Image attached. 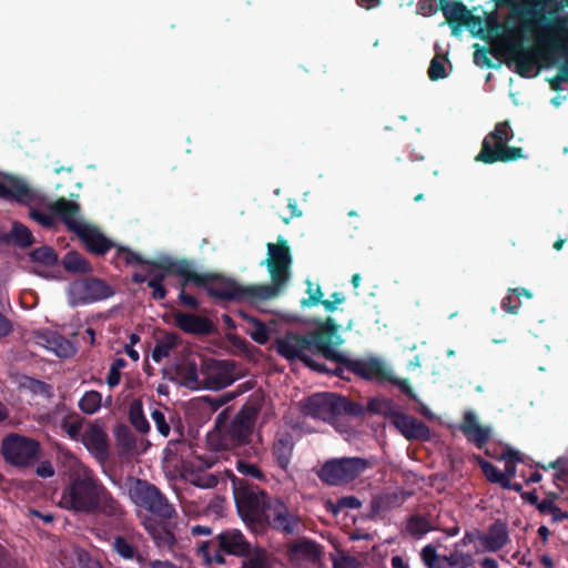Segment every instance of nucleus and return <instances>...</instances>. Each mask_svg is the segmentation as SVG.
Instances as JSON below:
<instances>
[{
    "instance_id": "nucleus-23",
    "label": "nucleus",
    "mask_w": 568,
    "mask_h": 568,
    "mask_svg": "<svg viewBox=\"0 0 568 568\" xmlns=\"http://www.w3.org/2000/svg\"><path fill=\"white\" fill-rule=\"evenodd\" d=\"M509 541L507 524L501 519H496L485 535L480 537V542L486 551L496 552L504 548Z\"/></svg>"
},
{
    "instance_id": "nucleus-18",
    "label": "nucleus",
    "mask_w": 568,
    "mask_h": 568,
    "mask_svg": "<svg viewBox=\"0 0 568 568\" xmlns=\"http://www.w3.org/2000/svg\"><path fill=\"white\" fill-rule=\"evenodd\" d=\"M439 10L443 12L447 23L453 28V33L460 26L470 27L471 24H480L481 21L475 17L460 0H440Z\"/></svg>"
},
{
    "instance_id": "nucleus-15",
    "label": "nucleus",
    "mask_w": 568,
    "mask_h": 568,
    "mask_svg": "<svg viewBox=\"0 0 568 568\" xmlns=\"http://www.w3.org/2000/svg\"><path fill=\"white\" fill-rule=\"evenodd\" d=\"M119 260L124 261L131 265H145L146 271L151 278L149 280V286L153 288V297L161 300L165 296V290L161 285V281L165 277L166 271L158 264L144 262L140 254L130 251L125 247H120L116 252Z\"/></svg>"
},
{
    "instance_id": "nucleus-37",
    "label": "nucleus",
    "mask_w": 568,
    "mask_h": 568,
    "mask_svg": "<svg viewBox=\"0 0 568 568\" xmlns=\"http://www.w3.org/2000/svg\"><path fill=\"white\" fill-rule=\"evenodd\" d=\"M447 58L442 54H436L429 63L428 77L432 81H438L447 77L445 62Z\"/></svg>"
},
{
    "instance_id": "nucleus-13",
    "label": "nucleus",
    "mask_w": 568,
    "mask_h": 568,
    "mask_svg": "<svg viewBox=\"0 0 568 568\" xmlns=\"http://www.w3.org/2000/svg\"><path fill=\"white\" fill-rule=\"evenodd\" d=\"M203 358L199 354H187L174 368V376L179 384L190 389L203 388Z\"/></svg>"
},
{
    "instance_id": "nucleus-64",
    "label": "nucleus",
    "mask_w": 568,
    "mask_h": 568,
    "mask_svg": "<svg viewBox=\"0 0 568 568\" xmlns=\"http://www.w3.org/2000/svg\"><path fill=\"white\" fill-rule=\"evenodd\" d=\"M555 481L568 483V465L559 468L554 476Z\"/></svg>"
},
{
    "instance_id": "nucleus-22",
    "label": "nucleus",
    "mask_w": 568,
    "mask_h": 568,
    "mask_svg": "<svg viewBox=\"0 0 568 568\" xmlns=\"http://www.w3.org/2000/svg\"><path fill=\"white\" fill-rule=\"evenodd\" d=\"M459 429L467 440L479 449L485 447L490 439V428L479 425L476 414L471 410L464 414Z\"/></svg>"
},
{
    "instance_id": "nucleus-49",
    "label": "nucleus",
    "mask_w": 568,
    "mask_h": 568,
    "mask_svg": "<svg viewBox=\"0 0 568 568\" xmlns=\"http://www.w3.org/2000/svg\"><path fill=\"white\" fill-rule=\"evenodd\" d=\"M115 551L125 559L134 557L135 550L125 539L118 537L113 542Z\"/></svg>"
},
{
    "instance_id": "nucleus-8",
    "label": "nucleus",
    "mask_w": 568,
    "mask_h": 568,
    "mask_svg": "<svg viewBox=\"0 0 568 568\" xmlns=\"http://www.w3.org/2000/svg\"><path fill=\"white\" fill-rule=\"evenodd\" d=\"M126 489L130 499L138 506L143 507L161 518H171L174 509L158 489L146 481L130 478L126 481Z\"/></svg>"
},
{
    "instance_id": "nucleus-39",
    "label": "nucleus",
    "mask_w": 568,
    "mask_h": 568,
    "mask_svg": "<svg viewBox=\"0 0 568 568\" xmlns=\"http://www.w3.org/2000/svg\"><path fill=\"white\" fill-rule=\"evenodd\" d=\"M130 419L139 432L145 433L149 430V423L143 416L141 402L134 400L131 404Z\"/></svg>"
},
{
    "instance_id": "nucleus-4",
    "label": "nucleus",
    "mask_w": 568,
    "mask_h": 568,
    "mask_svg": "<svg viewBox=\"0 0 568 568\" xmlns=\"http://www.w3.org/2000/svg\"><path fill=\"white\" fill-rule=\"evenodd\" d=\"M239 511L251 520H265L275 529L292 532L297 519L291 516L280 500L267 499L264 491L257 487L241 486L234 490Z\"/></svg>"
},
{
    "instance_id": "nucleus-17",
    "label": "nucleus",
    "mask_w": 568,
    "mask_h": 568,
    "mask_svg": "<svg viewBox=\"0 0 568 568\" xmlns=\"http://www.w3.org/2000/svg\"><path fill=\"white\" fill-rule=\"evenodd\" d=\"M509 53V62H514L515 68L514 71L520 75L521 78H530L532 77L534 69L537 63V59L540 57L539 49H528L525 48L521 41L511 43L508 47Z\"/></svg>"
},
{
    "instance_id": "nucleus-3",
    "label": "nucleus",
    "mask_w": 568,
    "mask_h": 568,
    "mask_svg": "<svg viewBox=\"0 0 568 568\" xmlns=\"http://www.w3.org/2000/svg\"><path fill=\"white\" fill-rule=\"evenodd\" d=\"M71 485L60 499V506L77 513L102 511L115 515L118 505L109 493L93 479L91 471L81 463L73 462Z\"/></svg>"
},
{
    "instance_id": "nucleus-7",
    "label": "nucleus",
    "mask_w": 568,
    "mask_h": 568,
    "mask_svg": "<svg viewBox=\"0 0 568 568\" xmlns=\"http://www.w3.org/2000/svg\"><path fill=\"white\" fill-rule=\"evenodd\" d=\"M57 209L61 212L63 222L78 234L90 251L103 254L111 248V242L81 217L78 204L62 199L57 204Z\"/></svg>"
},
{
    "instance_id": "nucleus-25",
    "label": "nucleus",
    "mask_w": 568,
    "mask_h": 568,
    "mask_svg": "<svg viewBox=\"0 0 568 568\" xmlns=\"http://www.w3.org/2000/svg\"><path fill=\"white\" fill-rule=\"evenodd\" d=\"M219 545L222 550L230 555H244L248 549V544L239 530H227L217 536Z\"/></svg>"
},
{
    "instance_id": "nucleus-57",
    "label": "nucleus",
    "mask_w": 568,
    "mask_h": 568,
    "mask_svg": "<svg viewBox=\"0 0 568 568\" xmlns=\"http://www.w3.org/2000/svg\"><path fill=\"white\" fill-rule=\"evenodd\" d=\"M62 429L70 438L77 439L81 434V424L78 420H68L62 424Z\"/></svg>"
},
{
    "instance_id": "nucleus-53",
    "label": "nucleus",
    "mask_w": 568,
    "mask_h": 568,
    "mask_svg": "<svg viewBox=\"0 0 568 568\" xmlns=\"http://www.w3.org/2000/svg\"><path fill=\"white\" fill-rule=\"evenodd\" d=\"M334 568H358V561L355 557L341 554L333 559Z\"/></svg>"
},
{
    "instance_id": "nucleus-41",
    "label": "nucleus",
    "mask_w": 568,
    "mask_h": 568,
    "mask_svg": "<svg viewBox=\"0 0 568 568\" xmlns=\"http://www.w3.org/2000/svg\"><path fill=\"white\" fill-rule=\"evenodd\" d=\"M61 200H59L58 202H55L54 204L51 205V211L50 212H42V211H38V210H32L30 212L31 217L34 221H37L39 224L43 225V226H51L53 224V221H54V214L59 215L62 219L61 212H59V210L57 209V204Z\"/></svg>"
},
{
    "instance_id": "nucleus-20",
    "label": "nucleus",
    "mask_w": 568,
    "mask_h": 568,
    "mask_svg": "<svg viewBox=\"0 0 568 568\" xmlns=\"http://www.w3.org/2000/svg\"><path fill=\"white\" fill-rule=\"evenodd\" d=\"M339 407L337 397L333 394H316L305 402L304 413L322 420H332Z\"/></svg>"
},
{
    "instance_id": "nucleus-61",
    "label": "nucleus",
    "mask_w": 568,
    "mask_h": 568,
    "mask_svg": "<svg viewBox=\"0 0 568 568\" xmlns=\"http://www.w3.org/2000/svg\"><path fill=\"white\" fill-rule=\"evenodd\" d=\"M459 562L460 568L471 567L475 562L474 555L471 552H464L462 549H459Z\"/></svg>"
},
{
    "instance_id": "nucleus-26",
    "label": "nucleus",
    "mask_w": 568,
    "mask_h": 568,
    "mask_svg": "<svg viewBox=\"0 0 568 568\" xmlns=\"http://www.w3.org/2000/svg\"><path fill=\"white\" fill-rule=\"evenodd\" d=\"M82 442L97 457L104 456L106 452V435L99 426H89L82 434Z\"/></svg>"
},
{
    "instance_id": "nucleus-36",
    "label": "nucleus",
    "mask_w": 568,
    "mask_h": 568,
    "mask_svg": "<svg viewBox=\"0 0 568 568\" xmlns=\"http://www.w3.org/2000/svg\"><path fill=\"white\" fill-rule=\"evenodd\" d=\"M243 568H271V561L264 550L257 549L243 560Z\"/></svg>"
},
{
    "instance_id": "nucleus-32",
    "label": "nucleus",
    "mask_w": 568,
    "mask_h": 568,
    "mask_svg": "<svg viewBox=\"0 0 568 568\" xmlns=\"http://www.w3.org/2000/svg\"><path fill=\"white\" fill-rule=\"evenodd\" d=\"M405 529L410 536L420 538L433 528L430 523L424 516L413 515L407 518Z\"/></svg>"
},
{
    "instance_id": "nucleus-5",
    "label": "nucleus",
    "mask_w": 568,
    "mask_h": 568,
    "mask_svg": "<svg viewBox=\"0 0 568 568\" xmlns=\"http://www.w3.org/2000/svg\"><path fill=\"white\" fill-rule=\"evenodd\" d=\"M548 0H521L520 3L510 6L511 14L523 22V29L531 31L541 27L547 32L539 39L541 48L551 53L559 54L567 51L566 43L557 36L567 32L568 22L564 18H548L546 8Z\"/></svg>"
},
{
    "instance_id": "nucleus-24",
    "label": "nucleus",
    "mask_w": 568,
    "mask_h": 568,
    "mask_svg": "<svg viewBox=\"0 0 568 568\" xmlns=\"http://www.w3.org/2000/svg\"><path fill=\"white\" fill-rule=\"evenodd\" d=\"M175 324L185 333L207 334L212 331V323L202 316L189 313H176L174 315Z\"/></svg>"
},
{
    "instance_id": "nucleus-33",
    "label": "nucleus",
    "mask_w": 568,
    "mask_h": 568,
    "mask_svg": "<svg viewBox=\"0 0 568 568\" xmlns=\"http://www.w3.org/2000/svg\"><path fill=\"white\" fill-rule=\"evenodd\" d=\"M63 265L70 272L88 273L91 271L89 262L77 252H69L63 258Z\"/></svg>"
},
{
    "instance_id": "nucleus-31",
    "label": "nucleus",
    "mask_w": 568,
    "mask_h": 568,
    "mask_svg": "<svg viewBox=\"0 0 568 568\" xmlns=\"http://www.w3.org/2000/svg\"><path fill=\"white\" fill-rule=\"evenodd\" d=\"M176 345L178 337L173 334H165L155 344V347L152 352L153 361L160 363L164 358L169 357Z\"/></svg>"
},
{
    "instance_id": "nucleus-10",
    "label": "nucleus",
    "mask_w": 568,
    "mask_h": 568,
    "mask_svg": "<svg viewBox=\"0 0 568 568\" xmlns=\"http://www.w3.org/2000/svg\"><path fill=\"white\" fill-rule=\"evenodd\" d=\"M39 444L22 436H9L2 443V453L10 464L19 467L31 465L39 456Z\"/></svg>"
},
{
    "instance_id": "nucleus-56",
    "label": "nucleus",
    "mask_w": 568,
    "mask_h": 568,
    "mask_svg": "<svg viewBox=\"0 0 568 568\" xmlns=\"http://www.w3.org/2000/svg\"><path fill=\"white\" fill-rule=\"evenodd\" d=\"M307 294H308V300L303 302V304L307 305V306L318 304L321 302V297L323 295L320 286L313 285L311 283H308Z\"/></svg>"
},
{
    "instance_id": "nucleus-52",
    "label": "nucleus",
    "mask_w": 568,
    "mask_h": 568,
    "mask_svg": "<svg viewBox=\"0 0 568 568\" xmlns=\"http://www.w3.org/2000/svg\"><path fill=\"white\" fill-rule=\"evenodd\" d=\"M151 416L160 434L166 437L170 434V426L165 422L164 414L160 409H154Z\"/></svg>"
},
{
    "instance_id": "nucleus-9",
    "label": "nucleus",
    "mask_w": 568,
    "mask_h": 568,
    "mask_svg": "<svg viewBox=\"0 0 568 568\" xmlns=\"http://www.w3.org/2000/svg\"><path fill=\"white\" fill-rule=\"evenodd\" d=\"M366 467V462L356 457L329 460L322 467L320 477L329 485L345 484L358 477Z\"/></svg>"
},
{
    "instance_id": "nucleus-14",
    "label": "nucleus",
    "mask_w": 568,
    "mask_h": 568,
    "mask_svg": "<svg viewBox=\"0 0 568 568\" xmlns=\"http://www.w3.org/2000/svg\"><path fill=\"white\" fill-rule=\"evenodd\" d=\"M110 294V287L99 280L77 281L69 287V300L72 305L102 300L108 297Z\"/></svg>"
},
{
    "instance_id": "nucleus-27",
    "label": "nucleus",
    "mask_w": 568,
    "mask_h": 568,
    "mask_svg": "<svg viewBox=\"0 0 568 568\" xmlns=\"http://www.w3.org/2000/svg\"><path fill=\"white\" fill-rule=\"evenodd\" d=\"M61 565L64 568H101L100 564L79 549L72 548L63 552Z\"/></svg>"
},
{
    "instance_id": "nucleus-35",
    "label": "nucleus",
    "mask_w": 568,
    "mask_h": 568,
    "mask_svg": "<svg viewBox=\"0 0 568 568\" xmlns=\"http://www.w3.org/2000/svg\"><path fill=\"white\" fill-rule=\"evenodd\" d=\"M102 403V396L95 390L87 392L79 402V406L82 412L87 414L95 413Z\"/></svg>"
},
{
    "instance_id": "nucleus-60",
    "label": "nucleus",
    "mask_w": 568,
    "mask_h": 568,
    "mask_svg": "<svg viewBox=\"0 0 568 568\" xmlns=\"http://www.w3.org/2000/svg\"><path fill=\"white\" fill-rule=\"evenodd\" d=\"M503 457L507 463L511 464L523 462L520 452L516 449H507L506 452H504Z\"/></svg>"
},
{
    "instance_id": "nucleus-44",
    "label": "nucleus",
    "mask_w": 568,
    "mask_h": 568,
    "mask_svg": "<svg viewBox=\"0 0 568 568\" xmlns=\"http://www.w3.org/2000/svg\"><path fill=\"white\" fill-rule=\"evenodd\" d=\"M251 327L248 329L250 336L258 344H265L268 341L270 334L265 325L256 320H251Z\"/></svg>"
},
{
    "instance_id": "nucleus-55",
    "label": "nucleus",
    "mask_w": 568,
    "mask_h": 568,
    "mask_svg": "<svg viewBox=\"0 0 568 568\" xmlns=\"http://www.w3.org/2000/svg\"><path fill=\"white\" fill-rule=\"evenodd\" d=\"M345 302V296L342 293H334L331 295V298L321 301L326 311L333 312L337 308L338 305Z\"/></svg>"
},
{
    "instance_id": "nucleus-6",
    "label": "nucleus",
    "mask_w": 568,
    "mask_h": 568,
    "mask_svg": "<svg viewBox=\"0 0 568 568\" xmlns=\"http://www.w3.org/2000/svg\"><path fill=\"white\" fill-rule=\"evenodd\" d=\"M514 138V131L508 121L496 123L494 130L489 132L481 143L479 153L475 161L485 164L496 162H511L524 158L523 149L518 146H508Z\"/></svg>"
},
{
    "instance_id": "nucleus-30",
    "label": "nucleus",
    "mask_w": 568,
    "mask_h": 568,
    "mask_svg": "<svg viewBox=\"0 0 568 568\" xmlns=\"http://www.w3.org/2000/svg\"><path fill=\"white\" fill-rule=\"evenodd\" d=\"M290 556L292 560H315L320 556V550L313 541L310 540H298L295 545L292 546L290 550Z\"/></svg>"
},
{
    "instance_id": "nucleus-16",
    "label": "nucleus",
    "mask_w": 568,
    "mask_h": 568,
    "mask_svg": "<svg viewBox=\"0 0 568 568\" xmlns=\"http://www.w3.org/2000/svg\"><path fill=\"white\" fill-rule=\"evenodd\" d=\"M31 339L60 358H69L77 352L71 341L50 329L32 332Z\"/></svg>"
},
{
    "instance_id": "nucleus-2",
    "label": "nucleus",
    "mask_w": 568,
    "mask_h": 568,
    "mask_svg": "<svg viewBox=\"0 0 568 568\" xmlns=\"http://www.w3.org/2000/svg\"><path fill=\"white\" fill-rule=\"evenodd\" d=\"M335 337L336 345L342 339L336 335V324L332 318L316 324L313 335L308 338L288 334L276 341L277 352L288 361L300 359L315 371L323 372V365L312 359L313 355L321 354L328 359H342L341 352L333 348L325 337Z\"/></svg>"
},
{
    "instance_id": "nucleus-29",
    "label": "nucleus",
    "mask_w": 568,
    "mask_h": 568,
    "mask_svg": "<svg viewBox=\"0 0 568 568\" xmlns=\"http://www.w3.org/2000/svg\"><path fill=\"white\" fill-rule=\"evenodd\" d=\"M144 527L159 547L171 548L174 545L175 538L173 534L162 524H159L153 519H146L144 521Z\"/></svg>"
},
{
    "instance_id": "nucleus-34",
    "label": "nucleus",
    "mask_w": 568,
    "mask_h": 568,
    "mask_svg": "<svg viewBox=\"0 0 568 568\" xmlns=\"http://www.w3.org/2000/svg\"><path fill=\"white\" fill-rule=\"evenodd\" d=\"M19 387L23 393H30L33 395H40L44 397H49L50 395L49 387L44 383L28 376H22L19 379Z\"/></svg>"
},
{
    "instance_id": "nucleus-54",
    "label": "nucleus",
    "mask_w": 568,
    "mask_h": 568,
    "mask_svg": "<svg viewBox=\"0 0 568 568\" xmlns=\"http://www.w3.org/2000/svg\"><path fill=\"white\" fill-rule=\"evenodd\" d=\"M337 403L341 407L337 409V414L344 412L348 415H359L363 413V407L358 404L346 402L344 398L337 397Z\"/></svg>"
},
{
    "instance_id": "nucleus-38",
    "label": "nucleus",
    "mask_w": 568,
    "mask_h": 568,
    "mask_svg": "<svg viewBox=\"0 0 568 568\" xmlns=\"http://www.w3.org/2000/svg\"><path fill=\"white\" fill-rule=\"evenodd\" d=\"M480 469L488 481L498 484L501 486V483L505 481L506 478L503 476V471H500L494 464L488 460L483 459L481 457H477Z\"/></svg>"
},
{
    "instance_id": "nucleus-11",
    "label": "nucleus",
    "mask_w": 568,
    "mask_h": 568,
    "mask_svg": "<svg viewBox=\"0 0 568 568\" xmlns=\"http://www.w3.org/2000/svg\"><path fill=\"white\" fill-rule=\"evenodd\" d=\"M202 375L203 388L213 390L231 385L236 378L232 363L211 358H203Z\"/></svg>"
},
{
    "instance_id": "nucleus-48",
    "label": "nucleus",
    "mask_w": 568,
    "mask_h": 568,
    "mask_svg": "<svg viewBox=\"0 0 568 568\" xmlns=\"http://www.w3.org/2000/svg\"><path fill=\"white\" fill-rule=\"evenodd\" d=\"M440 0H419L417 3V13L424 17H430L439 10Z\"/></svg>"
},
{
    "instance_id": "nucleus-40",
    "label": "nucleus",
    "mask_w": 568,
    "mask_h": 568,
    "mask_svg": "<svg viewBox=\"0 0 568 568\" xmlns=\"http://www.w3.org/2000/svg\"><path fill=\"white\" fill-rule=\"evenodd\" d=\"M31 258L33 262L51 266L54 265L58 261V256L55 252L49 246H42L34 250L31 253Z\"/></svg>"
},
{
    "instance_id": "nucleus-46",
    "label": "nucleus",
    "mask_w": 568,
    "mask_h": 568,
    "mask_svg": "<svg viewBox=\"0 0 568 568\" xmlns=\"http://www.w3.org/2000/svg\"><path fill=\"white\" fill-rule=\"evenodd\" d=\"M367 407L369 412L383 416H388V414L390 413V403L383 397L371 398Z\"/></svg>"
},
{
    "instance_id": "nucleus-58",
    "label": "nucleus",
    "mask_w": 568,
    "mask_h": 568,
    "mask_svg": "<svg viewBox=\"0 0 568 568\" xmlns=\"http://www.w3.org/2000/svg\"><path fill=\"white\" fill-rule=\"evenodd\" d=\"M556 498L555 494H549L547 498L541 501L538 500L536 507L540 514H550L552 508L556 506L554 499Z\"/></svg>"
},
{
    "instance_id": "nucleus-62",
    "label": "nucleus",
    "mask_w": 568,
    "mask_h": 568,
    "mask_svg": "<svg viewBox=\"0 0 568 568\" xmlns=\"http://www.w3.org/2000/svg\"><path fill=\"white\" fill-rule=\"evenodd\" d=\"M37 474H38L40 477L48 478V477L53 476L54 470H53V467H52V465H51L50 463L44 462V463H42V464L37 468Z\"/></svg>"
},
{
    "instance_id": "nucleus-1",
    "label": "nucleus",
    "mask_w": 568,
    "mask_h": 568,
    "mask_svg": "<svg viewBox=\"0 0 568 568\" xmlns=\"http://www.w3.org/2000/svg\"><path fill=\"white\" fill-rule=\"evenodd\" d=\"M272 284L270 285H239L235 282H221L212 293L225 300H243L258 303L277 296L290 278L292 256L287 241L277 239V243L267 244V258L265 261Z\"/></svg>"
},
{
    "instance_id": "nucleus-45",
    "label": "nucleus",
    "mask_w": 568,
    "mask_h": 568,
    "mask_svg": "<svg viewBox=\"0 0 568 568\" xmlns=\"http://www.w3.org/2000/svg\"><path fill=\"white\" fill-rule=\"evenodd\" d=\"M361 505H362L361 501L356 497H343V498L338 499V501L336 504L328 501L326 504V507L328 510H331L333 514L336 515L342 509H345V508L356 509V508H359Z\"/></svg>"
},
{
    "instance_id": "nucleus-12",
    "label": "nucleus",
    "mask_w": 568,
    "mask_h": 568,
    "mask_svg": "<svg viewBox=\"0 0 568 568\" xmlns=\"http://www.w3.org/2000/svg\"><path fill=\"white\" fill-rule=\"evenodd\" d=\"M0 197L16 200L24 204H34L43 201V195L39 190L17 176H3L0 179Z\"/></svg>"
},
{
    "instance_id": "nucleus-63",
    "label": "nucleus",
    "mask_w": 568,
    "mask_h": 568,
    "mask_svg": "<svg viewBox=\"0 0 568 568\" xmlns=\"http://www.w3.org/2000/svg\"><path fill=\"white\" fill-rule=\"evenodd\" d=\"M121 379V372L115 369H109L108 376H106V384L109 387H115L119 385Z\"/></svg>"
},
{
    "instance_id": "nucleus-50",
    "label": "nucleus",
    "mask_w": 568,
    "mask_h": 568,
    "mask_svg": "<svg viewBox=\"0 0 568 568\" xmlns=\"http://www.w3.org/2000/svg\"><path fill=\"white\" fill-rule=\"evenodd\" d=\"M437 568H460L459 549H453L449 555H442Z\"/></svg>"
},
{
    "instance_id": "nucleus-21",
    "label": "nucleus",
    "mask_w": 568,
    "mask_h": 568,
    "mask_svg": "<svg viewBox=\"0 0 568 568\" xmlns=\"http://www.w3.org/2000/svg\"><path fill=\"white\" fill-rule=\"evenodd\" d=\"M341 356L342 359L336 361L344 363L348 371L355 373L356 375L363 378L379 381L383 379L385 376L384 364L375 357L349 359L346 358L342 353Z\"/></svg>"
},
{
    "instance_id": "nucleus-28",
    "label": "nucleus",
    "mask_w": 568,
    "mask_h": 568,
    "mask_svg": "<svg viewBox=\"0 0 568 568\" xmlns=\"http://www.w3.org/2000/svg\"><path fill=\"white\" fill-rule=\"evenodd\" d=\"M393 387H397L399 392L413 403L412 409L419 413L423 416H429V408L419 399L415 390L413 389L407 378H399L393 376Z\"/></svg>"
},
{
    "instance_id": "nucleus-43",
    "label": "nucleus",
    "mask_w": 568,
    "mask_h": 568,
    "mask_svg": "<svg viewBox=\"0 0 568 568\" xmlns=\"http://www.w3.org/2000/svg\"><path fill=\"white\" fill-rule=\"evenodd\" d=\"M292 454V444L288 440L280 439L274 446V455L282 468H286Z\"/></svg>"
},
{
    "instance_id": "nucleus-19",
    "label": "nucleus",
    "mask_w": 568,
    "mask_h": 568,
    "mask_svg": "<svg viewBox=\"0 0 568 568\" xmlns=\"http://www.w3.org/2000/svg\"><path fill=\"white\" fill-rule=\"evenodd\" d=\"M393 426L408 440H429L430 429L422 420L399 413L393 406Z\"/></svg>"
},
{
    "instance_id": "nucleus-47",
    "label": "nucleus",
    "mask_w": 568,
    "mask_h": 568,
    "mask_svg": "<svg viewBox=\"0 0 568 568\" xmlns=\"http://www.w3.org/2000/svg\"><path fill=\"white\" fill-rule=\"evenodd\" d=\"M440 558L442 555H438L432 545L425 546L422 550V559L428 568H437Z\"/></svg>"
},
{
    "instance_id": "nucleus-51",
    "label": "nucleus",
    "mask_w": 568,
    "mask_h": 568,
    "mask_svg": "<svg viewBox=\"0 0 568 568\" xmlns=\"http://www.w3.org/2000/svg\"><path fill=\"white\" fill-rule=\"evenodd\" d=\"M520 306V300H518L517 296L511 293L501 300V308L509 314H517Z\"/></svg>"
},
{
    "instance_id": "nucleus-59",
    "label": "nucleus",
    "mask_w": 568,
    "mask_h": 568,
    "mask_svg": "<svg viewBox=\"0 0 568 568\" xmlns=\"http://www.w3.org/2000/svg\"><path fill=\"white\" fill-rule=\"evenodd\" d=\"M237 470L244 475H250L255 478H258L261 476V471L256 468L255 465L247 464L242 460L237 462Z\"/></svg>"
},
{
    "instance_id": "nucleus-42",
    "label": "nucleus",
    "mask_w": 568,
    "mask_h": 568,
    "mask_svg": "<svg viewBox=\"0 0 568 568\" xmlns=\"http://www.w3.org/2000/svg\"><path fill=\"white\" fill-rule=\"evenodd\" d=\"M10 237L20 246H28L32 243V235L30 231L19 223H13Z\"/></svg>"
}]
</instances>
